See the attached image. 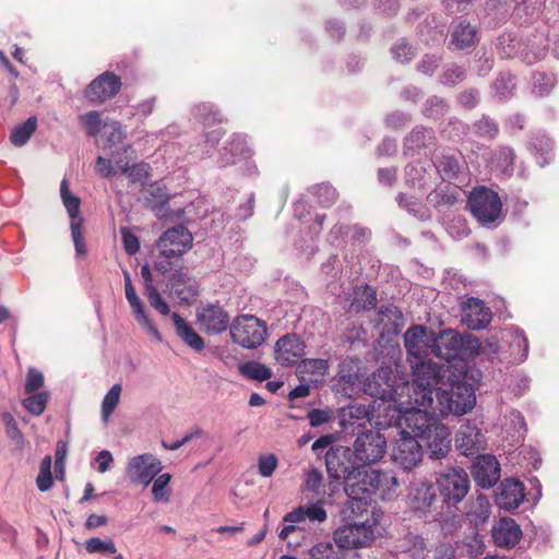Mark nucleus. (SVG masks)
Returning a JSON list of instances; mask_svg holds the SVG:
<instances>
[{"label": "nucleus", "mask_w": 559, "mask_h": 559, "mask_svg": "<svg viewBox=\"0 0 559 559\" xmlns=\"http://www.w3.org/2000/svg\"><path fill=\"white\" fill-rule=\"evenodd\" d=\"M413 374L415 401L429 406L433 413L442 416L449 414L460 416L473 409L476 396L471 384L455 382L449 390L438 388L444 374L442 367L437 362L431 360L421 362L417 365Z\"/></svg>", "instance_id": "f257e3e1"}, {"label": "nucleus", "mask_w": 559, "mask_h": 559, "mask_svg": "<svg viewBox=\"0 0 559 559\" xmlns=\"http://www.w3.org/2000/svg\"><path fill=\"white\" fill-rule=\"evenodd\" d=\"M412 383H406L402 386V397L396 401L394 411L399 413L396 423L401 432H405L415 438H421L428 433L439 421L438 415L432 412L429 406L421 405L415 401Z\"/></svg>", "instance_id": "f03ea898"}, {"label": "nucleus", "mask_w": 559, "mask_h": 559, "mask_svg": "<svg viewBox=\"0 0 559 559\" xmlns=\"http://www.w3.org/2000/svg\"><path fill=\"white\" fill-rule=\"evenodd\" d=\"M407 381H396L390 367H381L371 373L364 382V392L382 402H388L389 408L396 407V401L402 397V386Z\"/></svg>", "instance_id": "7ed1b4c3"}, {"label": "nucleus", "mask_w": 559, "mask_h": 559, "mask_svg": "<svg viewBox=\"0 0 559 559\" xmlns=\"http://www.w3.org/2000/svg\"><path fill=\"white\" fill-rule=\"evenodd\" d=\"M234 343L246 349L260 347L267 336L266 323L252 314H240L229 325Z\"/></svg>", "instance_id": "20e7f679"}, {"label": "nucleus", "mask_w": 559, "mask_h": 559, "mask_svg": "<svg viewBox=\"0 0 559 559\" xmlns=\"http://www.w3.org/2000/svg\"><path fill=\"white\" fill-rule=\"evenodd\" d=\"M467 204L473 216L481 225L496 222L502 210L498 193L484 186L476 187L469 192Z\"/></svg>", "instance_id": "39448f33"}, {"label": "nucleus", "mask_w": 559, "mask_h": 559, "mask_svg": "<svg viewBox=\"0 0 559 559\" xmlns=\"http://www.w3.org/2000/svg\"><path fill=\"white\" fill-rule=\"evenodd\" d=\"M386 452V440L379 432L368 430L359 435L352 449L355 462L360 466L380 461Z\"/></svg>", "instance_id": "423d86ee"}, {"label": "nucleus", "mask_w": 559, "mask_h": 559, "mask_svg": "<svg viewBox=\"0 0 559 559\" xmlns=\"http://www.w3.org/2000/svg\"><path fill=\"white\" fill-rule=\"evenodd\" d=\"M326 519L328 513L323 507L322 501H317L307 506H300L284 515V525L278 532V537L282 540H288L289 535L297 530L296 524L302 523L307 520L311 523H323L326 521Z\"/></svg>", "instance_id": "0eeeda50"}, {"label": "nucleus", "mask_w": 559, "mask_h": 559, "mask_svg": "<svg viewBox=\"0 0 559 559\" xmlns=\"http://www.w3.org/2000/svg\"><path fill=\"white\" fill-rule=\"evenodd\" d=\"M437 484L443 499L451 504L460 503L469 490L468 475L461 467H453L440 474Z\"/></svg>", "instance_id": "6e6552de"}, {"label": "nucleus", "mask_w": 559, "mask_h": 559, "mask_svg": "<svg viewBox=\"0 0 559 559\" xmlns=\"http://www.w3.org/2000/svg\"><path fill=\"white\" fill-rule=\"evenodd\" d=\"M163 469L162 461L151 453L131 457L126 467V475L134 485L148 486Z\"/></svg>", "instance_id": "1a4fd4ad"}, {"label": "nucleus", "mask_w": 559, "mask_h": 559, "mask_svg": "<svg viewBox=\"0 0 559 559\" xmlns=\"http://www.w3.org/2000/svg\"><path fill=\"white\" fill-rule=\"evenodd\" d=\"M352 449L348 447L337 445L331 448L325 454V465L328 474L336 480L346 479L358 471V465L353 461Z\"/></svg>", "instance_id": "9d476101"}, {"label": "nucleus", "mask_w": 559, "mask_h": 559, "mask_svg": "<svg viewBox=\"0 0 559 559\" xmlns=\"http://www.w3.org/2000/svg\"><path fill=\"white\" fill-rule=\"evenodd\" d=\"M392 459L403 469L412 471L421 462V445L415 437L400 431V438L392 450Z\"/></svg>", "instance_id": "9b49d317"}, {"label": "nucleus", "mask_w": 559, "mask_h": 559, "mask_svg": "<svg viewBox=\"0 0 559 559\" xmlns=\"http://www.w3.org/2000/svg\"><path fill=\"white\" fill-rule=\"evenodd\" d=\"M335 544L343 549L361 548L373 539L371 525L354 523L338 527L333 532Z\"/></svg>", "instance_id": "f8f14e48"}, {"label": "nucleus", "mask_w": 559, "mask_h": 559, "mask_svg": "<svg viewBox=\"0 0 559 559\" xmlns=\"http://www.w3.org/2000/svg\"><path fill=\"white\" fill-rule=\"evenodd\" d=\"M192 235L185 226H176L166 230L159 238L157 247L166 258L180 257L192 246Z\"/></svg>", "instance_id": "ddd939ff"}, {"label": "nucleus", "mask_w": 559, "mask_h": 559, "mask_svg": "<svg viewBox=\"0 0 559 559\" xmlns=\"http://www.w3.org/2000/svg\"><path fill=\"white\" fill-rule=\"evenodd\" d=\"M121 80L114 72L105 71L85 88V98L93 104H102L115 97L121 88Z\"/></svg>", "instance_id": "4468645a"}, {"label": "nucleus", "mask_w": 559, "mask_h": 559, "mask_svg": "<svg viewBox=\"0 0 559 559\" xmlns=\"http://www.w3.org/2000/svg\"><path fill=\"white\" fill-rule=\"evenodd\" d=\"M407 506L417 516L423 518L431 512L437 501V493L430 481L421 480L414 483L408 488Z\"/></svg>", "instance_id": "2eb2a0df"}, {"label": "nucleus", "mask_w": 559, "mask_h": 559, "mask_svg": "<svg viewBox=\"0 0 559 559\" xmlns=\"http://www.w3.org/2000/svg\"><path fill=\"white\" fill-rule=\"evenodd\" d=\"M306 345L297 334H286L274 346L275 360L281 366H293L305 355Z\"/></svg>", "instance_id": "dca6fc26"}, {"label": "nucleus", "mask_w": 559, "mask_h": 559, "mask_svg": "<svg viewBox=\"0 0 559 559\" xmlns=\"http://www.w3.org/2000/svg\"><path fill=\"white\" fill-rule=\"evenodd\" d=\"M403 337L408 356L414 358L411 362L415 365L413 367L415 369L417 365L425 362L421 359L430 352L426 328L423 325L411 326L406 330Z\"/></svg>", "instance_id": "f3484780"}, {"label": "nucleus", "mask_w": 559, "mask_h": 559, "mask_svg": "<svg viewBox=\"0 0 559 559\" xmlns=\"http://www.w3.org/2000/svg\"><path fill=\"white\" fill-rule=\"evenodd\" d=\"M457 450L465 456L478 454L485 448L480 430L469 421L461 425L455 436Z\"/></svg>", "instance_id": "a211bd4d"}, {"label": "nucleus", "mask_w": 559, "mask_h": 559, "mask_svg": "<svg viewBox=\"0 0 559 559\" xmlns=\"http://www.w3.org/2000/svg\"><path fill=\"white\" fill-rule=\"evenodd\" d=\"M472 475L478 486L491 488L500 478V464L493 455H479L473 464Z\"/></svg>", "instance_id": "6ab92c4d"}, {"label": "nucleus", "mask_w": 559, "mask_h": 559, "mask_svg": "<svg viewBox=\"0 0 559 559\" xmlns=\"http://www.w3.org/2000/svg\"><path fill=\"white\" fill-rule=\"evenodd\" d=\"M198 322L209 334H219L230 325L228 312L215 305H209L199 311Z\"/></svg>", "instance_id": "aec40b11"}, {"label": "nucleus", "mask_w": 559, "mask_h": 559, "mask_svg": "<svg viewBox=\"0 0 559 559\" xmlns=\"http://www.w3.org/2000/svg\"><path fill=\"white\" fill-rule=\"evenodd\" d=\"M451 433L447 426L438 423L428 433L420 439L426 441L429 456L431 459H442L451 450Z\"/></svg>", "instance_id": "412c9836"}, {"label": "nucleus", "mask_w": 559, "mask_h": 559, "mask_svg": "<svg viewBox=\"0 0 559 559\" xmlns=\"http://www.w3.org/2000/svg\"><path fill=\"white\" fill-rule=\"evenodd\" d=\"M124 293L126 298L132 309V313L139 325L142 326L146 331V333L151 335L157 343H162L163 337L157 328L155 326V324L147 317L144 305L140 297L138 296L133 284L124 286Z\"/></svg>", "instance_id": "4be33fe9"}, {"label": "nucleus", "mask_w": 559, "mask_h": 559, "mask_svg": "<svg viewBox=\"0 0 559 559\" xmlns=\"http://www.w3.org/2000/svg\"><path fill=\"white\" fill-rule=\"evenodd\" d=\"M462 321L472 330L486 328L491 321V311L478 298H468L463 307Z\"/></svg>", "instance_id": "5701e85b"}, {"label": "nucleus", "mask_w": 559, "mask_h": 559, "mask_svg": "<svg viewBox=\"0 0 559 559\" xmlns=\"http://www.w3.org/2000/svg\"><path fill=\"white\" fill-rule=\"evenodd\" d=\"M491 536L498 547L510 548L518 544L522 531L513 519L502 518L493 525Z\"/></svg>", "instance_id": "b1692460"}, {"label": "nucleus", "mask_w": 559, "mask_h": 559, "mask_svg": "<svg viewBox=\"0 0 559 559\" xmlns=\"http://www.w3.org/2000/svg\"><path fill=\"white\" fill-rule=\"evenodd\" d=\"M169 289L170 294L186 304H189L198 295L197 281L182 269L171 274Z\"/></svg>", "instance_id": "393cba45"}, {"label": "nucleus", "mask_w": 559, "mask_h": 559, "mask_svg": "<svg viewBox=\"0 0 559 559\" xmlns=\"http://www.w3.org/2000/svg\"><path fill=\"white\" fill-rule=\"evenodd\" d=\"M477 38V29L469 22L461 20L452 25L450 32V48L463 50L472 48Z\"/></svg>", "instance_id": "a878e982"}, {"label": "nucleus", "mask_w": 559, "mask_h": 559, "mask_svg": "<svg viewBox=\"0 0 559 559\" xmlns=\"http://www.w3.org/2000/svg\"><path fill=\"white\" fill-rule=\"evenodd\" d=\"M524 499V487L520 480L506 479L497 495V504L504 510L516 509Z\"/></svg>", "instance_id": "bb28decb"}, {"label": "nucleus", "mask_w": 559, "mask_h": 559, "mask_svg": "<svg viewBox=\"0 0 559 559\" xmlns=\"http://www.w3.org/2000/svg\"><path fill=\"white\" fill-rule=\"evenodd\" d=\"M369 471L364 466H359L356 473H353L344 483V490L346 495L356 501L366 500L368 496L372 495L369 485Z\"/></svg>", "instance_id": "cd10ccee"}, {"label": "nucleus", "mask_w": 559, "mask_h": 559, "mask_svg": "<svg viewBox=\"0 0 559 559\" xmlns=\"http://www.w3.org/2000/svg\"><path fill=\"white\" fill-rule=\"evenodd\" d=\"M491 504L487 496L478 495L466 504L465 518L471 525L478 527L490 516Z\"/></svg>", "instance_id": "c85d7f7f"}, {"label": "nucleus", "mask_w": 559, "mask_h": 559, "mask_svg": "<svg viewBox=\"0 0 559 559\" xmlns=\"http://www.w3.org/2000/svg\"><path fill=\"white\" fill-rule=\"evenodd\" d=\"M171 318L176 326V333L182 342L195 352L203 350L204 341L202 337L178 313H173Z\"/></svg>", "instance_id": "c756f323"}, {"label": "nucleus", "mask_w": 559, "mask_h": 559, "mask_svg": "<svg viewBox=\"0 0 559 559\" xmlns=\"http://www.w3.org/2000/svg\"><path fill=\"white\" fill-rule=\"evenodd\" d=\"M169 198L167 188L162 181L151 183L145 189V204L157 215L160 214L164 206L168 203Z\"/></svg>", "instance_id": "7c9ffc66"}, {"label": "nucleus", "mask_w": 559, "mask_h": 559, "mask_svg": "<svg viewBox=\"0 0 559 559\" xmlns=\"http://www.w3.org/2000/svg\"><path fill=\"white\" fill-rule=\"evenodd\" d=\"M376 304L377 295L372 287L368 285L357 286L353 292L349 310L354 312L370 310L376 307Z\"/></svg>", "instance_id": "2f4dec72"}, {"label": "nucleus", "mask_w": 559, "mask_h": 559, "mask_svg": "<svg viewBox=\"0 0 559 559\" xmlns=\"http://www.w3.org/2000/svg\"><path fill=\"white\" fill-rule=\"evenodd\" d=\"M459 195L460 191L457 187L445 185L431 191L427 197V201L441 211L456 203Z\"/></svg>", "instance_id": "473e14b6"}, {"label": "nucleus", "mask_w": 559, "mask_h": 559, "mask_svg": "<svg viewBox=\"0 0 559 559\" xmlns=\"http://www.w3.org/2000/svg\"><path fill=\"white\" fill-rule=\"evenodd\" d=\"M248 152L246 136L235 134L228 145L223 148L219 165L225 167L234 164L236 157L245 156Z\"/></svg>", "instance_id": "72a5a7b5"}, {"label": "nucleus", "mask_w": 559, "mask_h": 559, "mask_svg": "<svg viewBox=\"0 0 559 559\" xmlns=\"http://www.w3.org/2000/svg\"><path fill=\"white\" fill-rule=\"evenodd\" d=\"M60 195L69 214L70 224L83 223V218L80 215L81 200L69 191V183L67 179L61 181Z\"/></svg>", "instance_id": "f704fd0d"}, {"label": "nucleus", "mask_w": 559, "mask_h": 559, "mask_svg": "<svg viewBox=\"0 0 559 559\" xmlns=\"http://www.w3.org/2000/svg\"><path fill=\"white\" fill-rule=\"evenodd\" d=\"M433 142V131L431 129L420 128L414 129L404 142L406 152L414 153L415 151L426 147Z\"/></svg>", "instance_id": "c9c22d12"}, {"label": "nucleus", "mask_w": 559, "mask_h": 559, "mask_svg": "<svg viewBox=\"0 0 559 559\" xmlns=\"http://www.w3.org/2000/svg\"><path fill=\"white\" fill-rule=\"evenodd\" d=\"M37 128L36 117H29L22 124L16 126L11 134L10 141L14 146H23L28 142L31 136L35 133Z\"/></svg>", "instance_id": "e433bc0d"}, {"label": "nucleus", "mask_w": 559, "mask_h": 559, "mask_svg": "<svg viewBox=\"0 0 559 559\" xmlns=\"http://www.w3.org/2000/svg\"><path fill=\"white\" fill-rule=\"evenodd\" d=\"M102 138L105 139L103 147L111 148L123 142L126 139V132L123 131L120 122L106 121L103 124Z\"/></svg>", "instance_id": "4c0bfd02"}, {"label": "nucleus", "mask_w": 559, "mask_h": 559, "mask_svg": "<svg viewBox=\"0 0 559 559\" xmlns=\"http://www.w3.org/2000/svg\"><path fill=\"white\" fill-rule=\"evenodd\" d=\"M329 362L325 359L309 358L301 360L297 366V373L305 379L307 376L323 377L328 372Z\"/></svg>", "instance_id": "58836bf2"}, {"label": "nucleus", "mask_w": 559, "mask_h": 559, "mask_svg": "<svg viewBox=\"0 0 559 559\" xmlns=\"http://www.w3.org/2000/svg\"><path fill=\"white\" fill-rule=\"evenodd\" d=\"M401 548L408 555L409 559H426L427 544L419 535H408L401 544Z\"/></svg>", "instance_id": "ea45409f"}, {"label": "nucleus", "mask_w": 559, "mask_h": 559, "mask_svg": "<svg viewBox=\"0 0 559 559\" xmlns=\"http://www.w3.org/2000/svg\"><path fill=\"white\" fill-rule=\"evenodd\" d=\"M239 372L247 379L265 381L272 377V370L258 361H247L239 366Z\"/></svg>", "instance_id": "a19ab883"}, {"label": "nucleus", "mask_w": 559, "mask_h": 559, "mask_svg": "<svg viewBox=\"0 0 559 559\" xmlns=\"http://www.w3.org/2000/svg\"><path fill=\"white\" fill-rule=\"evenodd\" d=\"M48 400V392H34L28 394V396L22 401V404L32 415L39 416L46 409Z\"/></svg>", "instance_id": "79ce46f5"}, {"label": "nucleus", "mask_w": 559, "mask_h": 559, "mask_svg": "<svg viewBox=\"0 0 559 559\" xmlns=\"http://www.w3.org/2000/svg\"><path fill=\"white\" fill-rule=\"evenodd\" d=\"M399 487L400 483L395 475L392 472H383L379 490H377L376 495L382 500H390L396 495Z\"/></svg>", "instance_id": "37998d69"}, {"label": "nucleus", "mask_w": 559, "mask_h": 559, "mask_svg": "<svg viewBox=\"0 0 559 559\" xmlns=\"http://www.w3.org/2000/svg\"><path fill=\"white\" fill-rule=\"evenodd\" d=\"M171 475L164 473L159 475L153 483L152 493L155 502H168L170 499L169 483Z\"/></svg>", "instance_id": "c03bdc74"}, {"label": "nucleus", "mask_w": 559, "mask_h": 559, "mask_svg": "<svg viewBox=\"0 0 559 559\" xmlns=\"http://www.w3.org/2000/svg\"><path fill=\"white\" fill-rule=\"evenodd\" d=\"M122 388L120 384H114L109 391L104 396L103 403H102V417L106 421L110 417V415L114 413L115 408L117 407L120 395H121Z\"/></svg>", "instance_id": "a18cd8bd"}, {"label": "nucleus", "mask_w": 559, "mask_h": 559, "mask_svg": "<svg viewBox=\"0 0 559 559\" xmlns=\"http://www.w3.org/2000/svg\"><path fill=\"white\" fill-rule=\"evenodd\" d=\"M80 124L85 129L88 136H96L103 128L100 112L96 110L88 111L79 117Z\"/></svg>", "instance_id": "49530a36"}, {"label": "nucleus", "mask_w": 559, "mask_h": 559, "mask_svg": "<svg viewBox=\"0 0 559 559\" xmlns=\"http://www.w3.org/2000/svg\"><path fill=\"white\" fill-rule=\"evenodd\" d=\"M85 549L88 554H117L115 542L110 538L100 539L92 537L85 540Z\"/></svg>", "instance_id": "de8ad7c7"}, {"label": "nucleus", "mask_w": 559, "mask_h": 559, "mask_svg": "<svg viewBox=\"0 0 559 559\" xmlns=\"http://www.w3.org/2000/svg\"><path fill=\"white\" fill-rule=\"evenodd\" d=\"M556 76L551 73L537 72L533 75V92L544 96L556 85Z\"/></svg>", "instance_id": "09e8293b"}, {"label": "nucleus", "mask_w": 559, "mask_h": 559, "mask_svg": "<svg viewBox=\"0 0 559 559\" xmlns=\"http://www.w3.org/2000/svg\"><path fill=\"white\" fill-rule=\"evenodd\" d=\"M310 559H341L340 552L334 548L331 542H319L309 550Z\"/></svg>", "instance_id": "8fccbe9b"}, {"label": "nucleus", "mask_w": 559, "mask_h": 559, "mask_svg": "<svg viewBox=\"0 0 559 559\" xmlns=\"http://www.w3.org/2000/svg\"><path fill=\"white\" fill-rule=\"evenodd\" d=\"M36 485L40 491H47L52 487L51 456L49 455H46L40 463Z\"/></svg>", "instance_id": "3c124183"}, {"label": "nucleus", "mask_w": 559, "mask_h": 559, "mask_svg": "<svg viewBox=\"0 0 559 559\" xmlns=\"http://www.w3.org/2000/svg\"><path fill=\"white\" fill-rule=\"evenodd\" d=\"M437 169L444 180L454 179L460 170V165L453 156H443L437 163Z\"/></svg>", "instance_id": "603ef678"}, {"label": "nucleus", "mask_w": 559, "mask_h": 559, "mask_svg": "<svg viewBox=\"0 0 559 559\" xmlns=\"http://www.w3.org/2000/svg\"><path fill=\"white\" fill-rule=\"evenodd\" d=\"M493 91L500 98H508L515 88L514 78L511 74H502L493 82Z\"/></svg>", "instance_id": "864d4df0"}, {"label": "nucleus", "mask_w": 559, "mask_h": 559, "mask_svg": "<svg viewBox=\"0 0 559 559\" xmlns=\"http://www.w3.org/2000/svg\"><path fill=\"white\" fill-rule=\"evenodd\" d=\"M151 166L145 162L130 164L127 174H124L130 182H143L150 177Z\"/></svg>", "instance_id": "5fc2aeb1"}, {"label": "nucleus", "mask_w": 559, "mask_h": 559, "mask_svg": "<svg viewBox=\"0 0 559 559\" xmlns=\"http://www.w3.org/2000/svg\"><path fill=\"white\" fill-rule=\"evenodd\" d=\"M370 409L364 404L352 403L342 412V423L344 424L349 419H367L369 420Z\"/></svg>", "instance_id": "6e6d98bb"}, {"label": "nucleus", "mask_w": 559, "mask_h": 559, "mask_svg": "<svg viewBox=\"0 0 559 559\" xmlns=\"http://www.w3.org/2000/svg\"><path fill=\"white\" fill-rule=\"evenodd\" d=\"M277 465L278 460L274 454H264L258 457V472L262 477H271Z\"/></svg>", "instance_id": "4d7b16f0"}, {"label": "nucleus", "mask_w": 559, "mask_h": 559, "mask_svg": "<svg viewBox=\"0 0 559 559\" xmlns=\"http://www.w3.org/2000/svg\"><path fill=\"white\" fill-rule=\"evenodd\" d=\"M474 128L479 136L488 139H493L499 132L498 124L488 117H483L476 121Z\"/></svg>", "instance_id": "13d9d810"}, {"label": "nucleus", "mask_w": 559, "mask_h": 559, "mask_svg": "<svg viewBox=\"0 0 559 559\" xmlns=\"http://www.w3.org/2000/svg\"><path fill=\"white\" fill-rule=\"evenodd\" d=\"M151 307L163 316H167L170 312L168 304L162 297L157 288H151L150 292L144 293Z\"/></svg>", "instance_id": "bf43d9fd"}, {"label": "nucleus", "mask_w": 559, "mask_h": 559, "mask_svg": "<svg viewBox=\"0 0 559 559\" xmlns=\"http://www.w3.org/2000/svg\"><path fill=\"white\" fill-rule=\"evenodd\" d=\"M44 385V374L36 368H28L25 379V393L31 394Z\"/></svg>", "instance_id": "052dcab7"}, {"label": "nucleus", "mask_w": 559, "mask_h": 559, "mask_svg": "<svg viewBox=\"0 0 559 559\" xmlns=\"http://www.w3.org/2000/svg\"><path fill=\"white\" fill-rule=\"evenodd\" d=\"M515 159V154L510 147H501L498 153V165L501 168V171L508 175H511L513 171V164Z\"/></svg>", "instance_id": "680f3d73"}, {"label": "nucleus", "mask_w": 559, "mask_h": 559, "mask_svg": "<svg viewBox=\"0 0 559 559\" xmlns=\"http://www.w3.org/2000/svg\"><path fill=\"white\" fill-rule=\"evenodd\" d=\"M322 481V473L318 468H310L306 474L305 489L318 495L320 492Z\"/></svg>", "instance_id": "e2e57ef3"}, {"label": "nucleus", "mask_w": 559, "mask_h": 559, "mask_svg": "<svg viewBox=\"0 0 559 559\" xmlns=\"http://www.w3.org/2000/svg\"><path fill=\"white\" fill-rule=\"evenodd\" d=\"M316 194L318 197V201L323 206L331 205L337 198L336 190L332 186L326 183H322L316 187Z\"/></svg>", "instance_id": "0e129e2a"}, {"label": "nucleus", "mask_w": 559, "mask_h": 559, "mask_svg": "<svg viewBox=\"0 0 559 559\" xmlns=\"http://www.w3.org/2000/svg\"><path fill=\"white\" fill-rule=\"evenodd\" d=\"M129 151H131L130 145H122L120 151H116L111 154V160L115 163L122 175L127 174V170L130 166V158L127 155Z\"/></svg>", "instance_id": "69168bd1"}, {"label": "nucleus", "mask_w": 559, "mask_h": 559, "mask_svg": "<svg viewBox=\"0 0 559 559\" xmlns=\"http://www.w3.org/2000/svg\"><path fill=\"white\" fill-rule=\"evenodd\" d=\"M122 236L123 248L130 255L135 254L140 250V241L127 227L120 228Z\"/></svg>", "instance_id": "338daca9"}, {"label": "nucleus", "mask_w": 559, "mask_h": 559, "mask_svg": "<svg viewBox=\"0 0 559 559\" xmlns=\"http://www.w3.org/2000/svg\"><path fill=\"white\" fill-rule=\"evenodd\" d=\"M436 521L445 535L454 533L461 526V518L457 514L441 515Z\"/></svg>", "instance_id": "774afa93"}]
</instances>
